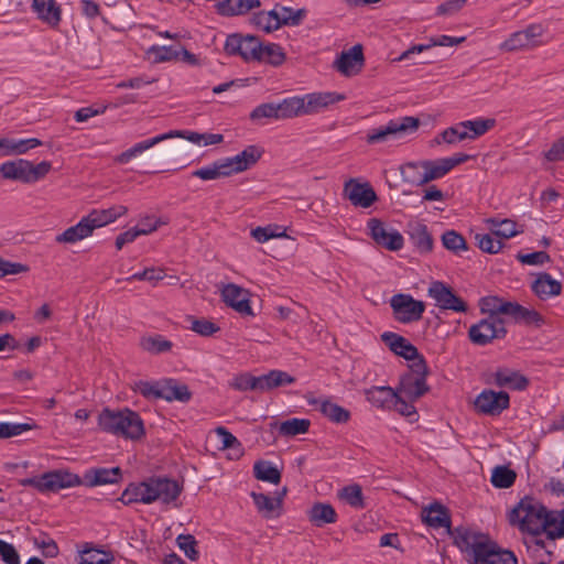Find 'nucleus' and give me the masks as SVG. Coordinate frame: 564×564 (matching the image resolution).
<instances>
[{
    "label": "nucleus",
    "mask_w": 564,
    "mask_h": 564,
    "mask_svg": "<svg viewBox=\"0 0 564 564\" xmlns=\"http://www.w3.org/2000/svg\"><path fill=\"white\" fill-rule=\"evenodd\" d=\"M454 541L468 564H518L511 550L500 546L486 534L459 527L455 529Z\"/></svg>",
    "instance_id": "nucleus-1"
},
{
    "label": "nucleus",
    "mask_w": 564,
    "mask_h": 564,
    "mask_svg": "<svg viewBox=\"0 0 564 564\" xmlns=\"http://www.w3.org/2000/svg\"><path fill=\"white\" fill-rule=\"evenodd\" d=\"M182 491L183 486L174 479L150 477L141 482L130 484L118 500L127 506L135 502L150 505L159 500L165 506L178 508L177 499Z\"/></svg>",
    "instance_id": "nucleus-2"
},
{
    "label": "nucleus",
    "mask_w": 564,
    "mask_h": 564,
    "mask_svg": "<svg viewBox=\"0 0 564 564\" xmlns=\"http://www.w3.org/2000/svg\"><path fill=\"white\" fill-rule=\"evenodd\" d=\"M509 522L520 531L539 535L549 534L557 525V517L532 497L522 498L509 513Z\"/></svg>",
    "instance_id": "nucleus-3"
},
{
    "label": "nucleus",
    "mask_w": 564,
    "mask_h": 564,
    "mask_svg": "<svg viewBox=\"0 0 564 564\" xmlns=\"http://www.w3.org/2000/svg\"><path fill=\"white\" fill-rule=\"evenodd\" d=\"M98 425L104 432L130 440H138L145 433L139 413L128 408L122 410L105 408L98 416Z\"/></svg>",
    "instance_id": "nucleus-4"
},
{
    "label": "nucleus",
    "mask_w": 564,
    "mask_h": 564,
    "mask_svg": "<svg viewBox=\"0 0 564 564\" xmlns=\"http://www.w3.org/2000/svg\"><path fill=\"white\" fill-rule=\"evenodd\" d=\"M420 123V119L412 116L395 118L388 121L384 126L371 129L367 133L366 141L369 144H377L392 139H400L416 132Z\"/></svg>",
    "instance_id": "nucleus-5"
},
{
    "label": "nucleus",
    "mask_w": 564,
    "mask_h": 564,
    "mask_svg": "<svg viewBox=\"0 0 564 564\" xmlns=\"http://www.w3.org/2000/svg\"><path fill=\"white\" fill-rule=\"evenodd\" d=\"M427 366L424 359L411 364L409 372L400 378L399 387L395 389L399 394L411 402L420 399L429 391L426 384Z\"/></svg>",
    "instance_id": "nucleus-6"
},
{
    "label": "nucleus",
    "mask_w": 564,
    "mask_h": 564,
    "mask_svg": "<svg viewBox=\"0 0 564 564\" xmlns=\"http://www.w3.org/2000/svg\"><path fill=\"white\" fill-rule=\"evenodd\" d=\"M22 486H31L41 492H56L64 488L79 486L80 477L64 469H56L44 473L39 477L25 478Z\"/></svg>",
    "instance_id": "nucleus-7"
},
{
    "label": "nucleus",
    "mask_w": 564,
    "mask_h": 564,
    "mask_svg": "<svg viewBox=\"0 0 564 564\" xmlns=\"http://www.w3.org/2000/svg\"><path fill=\"white\" fill-rule=\"evenodd\" d=\"M546 29L540 23H532L525 29L513 32L500 44L505 52L530 51L545 44Z\"/></svg>",
    "instance_id": "nucleus-8"
},
{
    "label": "nucleus",
    "mask_w": 564,
    "mask_h": 564,
    "mask_svg": "<svg viewBox=\"0 0 564 564\" xmlns=\"http://www.w3.org/2000/svg\"><path fill=\"white\" fill-rule=\"evenodd\" d=\"M506 334L505 321L495 315L482 318L468 330L470 341L479 346H485L494 339H501Z\"/></svg>",
    "instance_id": "nucleus-9"
},
{
    "label": "nucleus",
    "mask_w": 564,
    "mask_h": 564,
    "mask_svg": "<svg viewBox=\"0 0 564 564\" xmlns=\"http://www.w3.org/2000/svg\"><path fill=\"white\" fill-rule=\"evenodd\" d=\"M224 51L229 56H240L246 62H256L261 52V42L252 35L234 33L227 36Z\"/></svg>",
    "instance_id": "nucleus-10"
},
{
    "label": "nucleus",
    "mask_w": 564,
    "mask_h": 564,
    "mask_svg": "<svg viewBox=\"0 0 564 564\" xmlns=\"http://www.w3.org/2000/svg\"><path fill=\"white\" fill-rule=\"evenodd\" d=\"M390 306L398 322L409 324L422 318L425 304L410 294L399 293L391 297Z\"/></svg>",
    "instance_id": "nucleus-11"
},
{
    "label": "nucleus",
    "mask_w": 564,
    "mask_h": 564,
    "mask_svg": "<svg viewBox=\"0 0 564 564\" xmlns=\"http://www.w3.org/2000/svg\"><path fill=\"white\" fill-rule=\"evenodd\" d=\"M475 410L485 415H499L510 405V397L505 391L482 390L475 399Z\"/></svg>",
    "instance_id": "nucleus-12"
},
{
    "label": "nucleus",
    "mask_w": 564,
    "mask_h": 564,
    "mask_svg": "<svg viewBox=\"0 0 564 564\" xmlns=\"http://www.w3.org/2000/svg\"><path fill=\"white\" fill-rule=\"evenodd\" d=\"M429 295L435 300L436 305L441 310H449L457 313H465L467 311L466 302L441 281L432 282L429 288Z\"/></svg>",
    "instance_id": "nucleus-13"
},
{
    "label": "nucleus",
    "mask_w": 564,
    "mask_h": 564,
    "mask_svg": "<svg viewBox=\"0 0 564 564\" xmlns=\"http://www.w3.org/2000/svg\"><path fill=\"white\" fill-rule=\"evenodd\" d=\"M367 227L371 238L379 246L391 251H398L403 247L402 235L395 229H388L381 220L371 218L368 220Z\"/></svg>",
    "instance_id": "nucleus-14"
},
{
    "label": "nucleus",
    "mask_w": 564,
    "mask_h": 564,
    "mask_svg": "<svg viewBox=\"0 0 564 564\" xmlns=\"http://www.w3.org/2000/svg\"><path fill=\"white\" fill-rule=\"evenodd\" d=\"M221 299L227 306L242 316H254L250 305V292L237 284L228 283L221 289Z\"/></svg>",
    "instance_id": "nucleus-15"
},
{
    "label": "nucleus",
    "mask_w": 564,
    "mask_h": 564,
    "mask_svg": "<svg viewBox=\"0 0 564 564\" xmlns=\"http://www.w3.org/2000/svg\"><path fill=\"white\" fill-rule=\"evenodd\" d=\"M365 57L362 45L356 44L344 51L334 62V67L344 76L350 77L359 74L364 67Z\"/></svg>",
    "instance_id": "nucleus-16"
},
{
    "label": "nucleus",
    "mask_w": 564,
    "mask_h": 564,
    "mask_svg": "<svg viewBox=\"0 0 564 564\" xmlns=\"http://www.w3.org/2000/svg\"><path fill=\"white\" fill-rule=\"evenodd\" d=\"M284 120L312 113L317 107V95L308 94L304 97H290L280 101Z\"/></svg>",
    "instance_id": "nucleus-17"
},
{
    "label": "nucleus",
    "mask_w": 564,
    "mask_h": 564,
    "mask_svg": "<svg viewBox=\"0 0 564 564\" xmlns=\"http://www.w3.org/2000/svg\"><path fill=\"white\" fill-rule=\"evenodd\" d=\"M468 159L469 155L459 153L451 158L423 161V167L425 169L427 183L445 176L456 165L466 162Z\"/></svg>",
    "instance_id": "nucleus-18"
},
{
    "label": "nucleus",
    "mask_w": 564,
    "mask_h": 564,
    "mask_svg": "<svg viewBox=\"0 0 564 564\" xmlns=\"http://www.w3.org/2000/svg\"><path fill=\"white\" fill-rule=\"evenodd\" d=\"M381 339L391 351L409 361H412V364L416 360L424 359L419 354V350L414 345L395 333L386 332L381 335Z\"/></svg>",
    "instance_id": "nucleus-19"
},
{
    "label": "nucleus",
    "mask_w": 564,
    "mask_h": 564,
    "mask_svg": "<svg viewBox=\"0 0 564 564\" xmlns=\"http://www.w3.org/2000/svg\"><path fill=\"white\" fill-rule=\"evenodd\" d=\"M121 478L122 470L120 467L90 468L84 473L79 485H84L86 487L112 485L120 482Z\"/></svg>",
    "instance_id": "nucleus-20"
},
{
    "label": "nucleus",
    "mask_w": 564,
    "mask_h": 564,
    "mask_svg": "<svg viewBox=\"0 0 564 564\" xmlns=\"http://www.w3.org/2000/svg\"><path fill=\"white\" fill-rule=\"evenodd\" d=\"M345 194L352 205L362 208L370 207L377 199L373 188L368 183H358L355 180H349L345 184Z\"/></svg>",
    "instance_id": "nucleus-21"
},
{
    "label": "nucleus",
    "mask_w": 564,
    "mask_h": 564,
    "mask_svg": "<svg viewBox=\"0 0 564 564\" xmlns=\"http://www.w3.org/2000/svg\"><path fill=\"white\" fill-rule=\"evenodd\" d=\"M489 383L499 388H509L522 391L529 386V379L517 370L499 368L491 375Z\"/></svg>",
    "instance_id": "nucleus-22"
},
{
    "label": "nucleus",
    "mask_w": 564,
    "mask_h": 564,
    "mask_svg": "<svg viewBox=\"0 0 564 564\" xmlns=\"http://www.w3.org/2000/svg\"><path fill=\"white\" fill-rule=\"evenodd\" d=\"M532 292L540 300H547L553 296H557L562 292V284L560 281L553 279L546 272H540L535 274V279L531 284Z\"/></svg>",
    "instance_id": "nucleus-23"
},
{
    "label": "nucleus",
    "mask_w": 564,
    "mask_h": 564,
    "mask_svg": "<svg viewBox=\"0 0 564 564\" xmlns=\"http://www.w3.org/2000/svg\"><path fill=\"white\" fill-rule=\"evenodd\" d=\"M395 389L388 386L371 387L365 391L366 400L375 408L390 410L397 400Z\"/></svg>",
    "instance_id": "nucleus-24"
},
{
    "label": "nucleus",
    "mask_w": 564,
    "mask_h": 564,
    "mask_svg": "<svg viewBox=\"0 0 564 564\" xmlns=\"http://www.w3.org/2000/svg\"><path fill=\"white\" fill-rule=\"evenodd\" d=\"M161 399L167 402L178 401L186 403L192 398L188 387L172 378L161 379Z\"/></svg>",
    "instance_id": "nucleus-25"
},
{
    "label": "nucleus",
    "mask_w": 564,
    "mask_h": 564,
    "mask_svg": "<svg viewBox=\"0 0 564 564\" xmlns=\"http://www.w3.org/2000/svg\"><path fill=\"white\" fill-rule=\"evenodd\" d=\"M127 210V207L122 205L112 206L107 209H94L85 216V219L91 227V231H94L96 228L104 227L123 216Z\"/></svg>",
    "instance_id": "nucleus-26"
},
{
    "label": "nucleus",
    "mask_w": 564,
    "mask_h": 564,
    "mask_svg": "<svg viewBox=\"0 0 564 564\" xmlns=\"http://www.w3.org/2000/svg\"><path fill=\"white\" fill-rule=\"evenodd\" d=\"M285 494L286 488H283L275 497H270L260 492H251V497L258 511L262 513L264 518H272L279 516L278 510L282 506V500Z\"/></svg>",
    "instance_id": "nucleus-27"
},
{
    "label": "nucleus",
    "mask_w": 564,
    "mask_h": 564,
    "mask_svg": "<svg viewBox=\"0 0 564 564\" xmlns=\"http://www.w3.org/2000/svg\"><path fill=\"white\" fill-rule=\"evenodd\" d=\"M465 37H453L449 35H440L436 37H431L429 43L426 44H416L404 51L395 61L401 62L409 59L412 54L422 53L424 51L430 50L433 46H454L463 43Z\"/></svg>",
    "instance_id": "nucleus-28"
},
{
    "label": "nucleus",
    "mask_w": 564,
    "mask_h": 564,
    "mask_svg": "<svg viewBox=\"0 0 564 564\" xmlns=\"http://www.w3.org/2000/svg\"><path fill=\"white\" fill-rule=\"evenodd\" d=\"M261 6L260 0H224L216 4L224 17L242 15Z\"/></svg>",
    "instance_id": "nucleus-29"
},
{
    "label": "nucleus",
    "mask_w": 564,
    "mask_h": 564,
    "mask_svg": "<svg viewBox=\"0 0 564 564\" xmlns=\"http://www.w3.org/2000/svg\"><path fill=\"white\" fill-rule=\"evenodd\" d=\"M409 237L412 245L421 253H427L433 249V238L429 232L427 226L421 223L409 225Z\"/></svg>",
    "instance_id": "nucleus-30"
},
{
    "label": "nucleus",
    "mask_w": 564,
    "mask_h": 564,
    "mask_svg": "<svg viewBox=\"0 0 564 564\" xmlns=\"http://www.w3.org/2000/svg\"><path fill=\"white\" fill-rule=\"evenodd\" d=\"M422 518L427 525L434 529H449L451 527V518L447 509L437 502L424 508L422 511Z\"/></svg>",
    "instance_id": "nucleus-31"
},
{
    "label": "nucleus",
    "mask_w": 564,
    "mask_h": 564,
    "mask_svg": "<svg viewBox=\"0 0 564 564\" xmlns=\"http://www.w3.org/2000/svg\"><path fill=\"white\" fill-rule=\"evenodd\" d=\"M41 144V140L36 138L21 140L0 138V156L24 154Z\"/></svg>",
    "instance_id": "nucleus-32"
},
{
    "label": "nucleus",
    "mask_w": 564,
    "mask_h": 564,
    "mask_svg": "<svg viewBox=\"0 0 564 564\" xmlns=\"http://www.w3.org/2000/svg\"><path fill=\"white\" fill-rule=\"evenodd\" d=\"M32 8L37 18L51 26L61 21V9L55 0H33Z\"/></svg>",
    "instance_id": "nucleus-33"
},
{
    "label": "nucleus",
    "mask_w": 564,
    "mask_h": 564,
    "mask_svg": "<svg viewBox=\"0 0 564 564\" xmlns=\"http://www.w3.org/2000/svg\"><path fill=\"white\" fill-rule=\"evenodd\" d=\"M164 135H166V140L172 139V138H183V139H186L187 141L195 143V144H200L203 142L205 145L218 144V143L223 142V140H224L223 134L198 133V132L187 131V130H171V131L164 133Z\"/></svg>",
    "instance_id": "nucleus-34"
},
{
    "label": "nucleus",
    "mask_w": 564,
    "mask_h": 564,
    "mask_svg": "<svg viewBox=\"0 0 564 564\" xmlns=\"http://www.w3.org/2000/svg\"><path fill=\"white\" fill-rule=\"evenodd\" d=\"M28 169L29 161L18 159L14 161H8L0 165V174L6 180L19 181L25 184L28 183Z\"/></svg>",
    "instance_id": "nucleus-35"
},
{
    "label": "nucleus",
    "mask_w": 564,
    "mask_h": 564,
    "mask_svg": "<svg viewBox=\"0 0 564 564\" xmlns=\"http://www.w3.org/2000/svg\"><path fill=\"white\" fill-rule=\"evenodd\" d=\"M260 392H269L273 389L285 387L295 382V378L282 370H270L260 375Z\"/></svg>",
    "instance_id": "nucleus-36"
},
{
    "label": "nucleus",
    "mask_w": 564,
    "mask_h": 564,
    "mask_svg": "<svg viewBox=\"0 0 564 564\" xmlns=\"http://www.w3.org/2000/svg\"><path fill=\"white\" fill-rule=\"evenodd\" d=\"M485 224L490 229L496 238L509 239L517 236L520 231L517 228V224L509 219H500L497 217L486 218Z\"/></svg>",
    "instance_id": "nucleus-37"
},
{
    "label": "nucleus",
    "mask_w": 564,
    "mask_h": 564,
    "mask_svg": "<svg viewBox=\"0 0 564 564\" xmlns=\"http://www.w3.org/2000/svg\"><path fill=\"white\" fill-rule=\"evenodd\" d=\"M165 140H166V135H164V133H163V134H159L153 138L143 140L141 142H138L130 149H128V150L123 151L122 153H120L119 155H117L115 158V162L119 163V164H127L128 162H130L131 159L142 154L144 151L153 148L154 145H156L160 142L165 141Z\"/></svg>",
    "instance_id": "nucleus-38"
},
{
    "label": "nucleus",
    "mask_w": 564,
    "mask_h": 564,
    "mask_svg": "<svg viewBox=\"0 0 564 564\" xmlns=\"http://www.w3.org/2000/svg\"><path fill=\"white\" fill-rule=\"evenodd\" d=\"M140 348L151 355L169 352L173 348V343L160 334L144 335L139 341Z\"/></svg>",
    "instance_id": "nucleus-39"
},
{
    "label": "nucleus",
    "mask_w": 564,
    "mask_h": 564,
    "mask_svg": "<svg viewBox=\"0 0 564 564\" xmlns=\"http://www.w3.org/2000/svg\"><path fill=\"white\" fill-rule=\"evenodd\" d=\"M91 234V227L87 224L85 217H83L78 224L57 235L55 240L58 243H75L89 237Z\"/></svg>",
    "instance_id": "nucleus-40"
},
{
    "label": "nucleus",
    "mask_w": 564,
    "mask_h": 564,
    "mask_svg": "<svg viewBox=\"0 0 564 564\" xmlns=\"http://www.w3.org/2000/svg\"><path fill=\"white\" fill-rule=\"evenodd\" d=\"M400 171L404 183L414 186H422L427 183L425 169L423 167V161L408 162L401 166Z\"/></svg>",
    "instance_id": "nucleus-41"
},
{
    "label": "nucleus",
    "mask_w": 564,
    "mask_h": 564,
    "mask_svg": "<svg viewBox=\"0 0 564 564\" xmlns=\"http://www.w3.org/2000/svg\"><path fill=\"white\" fill-rule=\"evenodd\" d=\"M464 130L467 132V140H475L496 126V120L492 118H476L474 120L460 121Z\"/></svg>",
    "instance_id": "nucleus-42"
},
{
    "label": "nucleus",
    "mask_w": 564,
    "mask_h": 564,
    "mask_svg": "<svg viewBox=\"0 0 564 564\" xmlns=\"http://www.w3.org/2000/svg\"><path fill=\"white\" fill-rule=\"evenodd\" d=\"M319 412H322L330 422L335 424H345L350 420V411L333 403L330 401H323L319 404Z\"/></svg>",
    "instance_id": "nucleus-43"
},
{
    "label": "nucleus",
    "mask_w": 564,
    "mask_h": 564,
    "mask_svg": "<svg viewBox=\"0 0 564 564\" xmlns=\"http://www.w3.org/2000/svg\"><path fill=\"white\" fill-rule=\"evenodd\" d=\"M274 11L279 18L274 24L278 28L282 25H299L305 15L304 9L293 10L292 8L280 4L274 7Z\"/></svg>",
    "instance_id": "nucleus-44"
},
{
    "label": "nucleus",
    "mask_w": 564,
    "mask_h": 564,
    "mask_svg": "<svg viewBox=\"0 0 564 564\" xmlns=\"http://www.w3.org/2000/svg\"><path fill=\"white\" fill-rule=\"evenodd\" d=\"M259 55V59L256 62H265L275 67L282 65L285 61L283 48L275 43H269L267 45L261 43V52Z\"/></svg>",
    "instance_id": "nucleus-45"
},
{
    "label": "nucleus",
    "mask_w": 564,
    "mask_h": 564,
    "mask_svg": "<svg viewBox=\"0 0 564 564\" xmlns=\"http://www.w3.org/2000/svg\"><path fill=\"white\" fill-rule=\"evenodd\" d=\"M113 556L110 553L94 549L86 543L80 552L79 564H111Z\"/></svg>",
    "instance_id": "nucleus-46"
},
{
    "label": "nucleus",
    "mask_w": 564,
    "mask_h": 564,
    "mask_svg": "<svg viewBox=\"0 0 564 564\" xmlns=\"http://www.w3.org/2000/svg\"><path fill=\"white\" fill-rule=\"evenodd\" d=\"M467 138H468L467 132L464 130L462 122H458V123L445 129L440 134H437L434 138V142L436 144H442V143L455 144L457 142L467 140Z\"/></svg>",
    "instance_id": "nucleus-47"
},
{
    "label": "nucleus",
    "mask_w": 564,
    "mask_h": 564,
    "mask_svg": "<svg viewBox=\"0 0 564 564\" xmlns=\"http://www.w3.org/2000/svg\"><path fill=\"white\" fill-rule=\"evenodd\" d=\"M310 425V420L293 417L280 423L279 433L283 436H295L297 434L306 433Z\"/></svg>",
    "instance_id": "nucleus-48"
},
{
    "label": "nucleus",
    "mask_w": 564,
    "mask_h": 564,
    "mask_svg": "<svg viewBox=\"0 0 564 564\" xmlns=\"http://www.w3.org/2000/svg\"><path fill=\"white\" fill-rule=\"evenodd\" d=\"M254 476L257 479L269 481L278 485L281 480V474L276 467L269 462H257L253 467Z\"/></svg>",
    "instance_id": "nucleus-49"
},
{
    "label": "nucleus",
    "mask_w": 564,
    "mask_h": 564,
    "mask_svg": "<svg viewBox=\"0 0 564 564\" xmlns=\"http://www.w3.org/2000/svg\"><path fill=\"white\" fill-rule=\"evenodd\" d=\"M192 176L198 177L203 181H213L218 180L220 177H227L228 172L224 170L220 160H217L213 162L210 165L195 170L194 172H192Z\"/></svg>",
    "instance_id": "nucleus-50"
},
{
    "label": "nucleus",
    "mask_w": 564,
    "mask_h": 564,
    "mask_svg": "<svg viewBox=\"0 0 564 564\" xmlns=\"http://www.w3.org/2000/svg\"><path fill=\"white\" fill-rule=\"evenodd\" d=\"M517 478V474L506 467V466H497L492 470L491 475V484L496 488H509L511 487Z\"/></svg>",
    "instance_id": "nucleus-51"
},
{
    "label": "nucleus",
    "mask_w": 564,
    "mask_h": 564,
    "mask_svg": "<svg viewBox=\"0 0 564 564\" xmlns=\"http://www.w3.org/2000/svg\"><path fill=\"white\" fill-rule=\"evenodd\" d=\"M230 386L238 391H257L260 392V376H253L249 372L238 375L234 378Z\"/></svg>",
    "instance_id": "nucleus-52"
},
{
    "label": "nucleus",
    "mask_w": 564,
    "mask_h": 564,
    "mask_svg": "<svg viewBox=\"0 0 564 564\" xmlns=\"http://www.w3.org/2000/svg\"><path fill=\"white\" fill-rule=\"evenodd\" d=\"M338 496L352 508L362 509L365 507L364 495L359 485L355 484L344 487Z\"/></svg>",
    "instance_id": "nucleus-53"
},
{
    "label": "nucleus",
    "mask_w": 564,
    "mask_h": 564,
    "mask_svg": "<svg viewBox=\"0 0 564 564\" xmlns=\"http://www.w3.org/2000/svg\"><path fill=\"white\" fill-rule=\"evenodd\" d=\"M148 55L153 58L154 63L180 59V52L173 46L153 45L148 50Z\"/></svg>",
    "instance_id": "nucleus-54"
},
{
    "label": "nucleus",
    "mask_w": 564,
    "mask_h": 564,
    "mask_svg": "<svg viewBox=\"0 0 564 564\" xmlns=\"http://www.w3.org/2000/svg\"><path fill=\"white\" fill-rule=\"evenodd\" d=\"M443 246L454 252L458 253L468 249L465 238L455 230H447L442 235Z\"/></svg>",
    "instance_id": "nucleus-55"
},
{
    "label": "nucleus",
    "mask_w": 564,
    "mask_h": 564,
    "mask_svg": "<svg viewBox=\"0 0 564 564\" xmlns=\"http://www.w3.org/2000/svg\"><path fill=\"white\" fill-rule=\"evenodd\" d=\"M475 240L477 242L478 248L490 254L498 253L503 243L500 239H496L495 236L491 234H476Z\"/></svg>",
    "instance_id": "nucleus-56"
},
{
    "label": "nucleus",
    "mask_w": 564,
    "mask_h": 564,
    "mask_svg": "<svg viewBox=\"0 0 564 564\" xmlns=\"http://www.w3.org/2000/svg\"><path fill=\"white\" fill-rule=\"evenodd\" d=\"M133 390L139 392L142 397H144L148 400L161 399V380L137 381L133 386Z\"/></svg>",
    "instance_id": "nucleus-57"
},
{
    "label": "nucleus",
    "mask_w": 564,
    "mask_h": 564,
    "mask_svg": "<svg viewBox=\"0 0 564 564\" xmlns=\"http://www.w3.org/2000/svg\"><path fill=\"white\" fill-rule=\"evenodd\" d=\"M278 19L279 18L276 15V12L274 11V9H272L268 12L260 11L253 14L252 22L261 30L265 31L267 33H270L279 29L274 25Z\"/></svg>",
    "instance_id": "nucleus-58"
},
{
    "label": "nucleus",
    "mask_w": 564,
    "mask_h": 564,
    "mask_svg": "<svg viewBox=\"0 0 564 564\" xmlns=\"http://www.w3.org/2000/svg\"><path fill=\"white\" fill-rule=\"evenodd\" d=\"M158 229V221L150 228H131L116 238L117 249H122L127 243L134 241L141 235H149Z\"/></svg>",
    "instance_id": "nucleus-59"
},
{
    "label": "nucleus",
    "mask_w": 564,
    "mask_h": 564,
    "mask_svg": "<svg viewBox=\"0 0 564 564\" xmlns=\"http://www.w3.org/2000/svg\"><path fill=\"white\" fill-rule=\"evenodd\" d=\"M35 424L31 423H9L0 422V440L10 438L20 435L26 431L35 429Z\"/></svg>",
    "instance_id": "nucleus-60"
},
{
    "label": "nucleus",
    "mask_w": 564,
    "mask_h": 564,
    "mask_svg": "<svg viewBox=\"0 0 564 564\" xmlns=\"http://www.w3.org/2000/svg\"><path fill=\"white\" fill-rule=\"evenodd\" d=\"M178 547L184 552V554L192 561H196L199 556V553L196 549L197 541L192 534H181L176 539Z\"/></svg>",
    "instance_id": "nucleus-61"
},
{
    "label": "nucleus",
    "mask_w": 564,
    "mask_h": 564,
    "mask_svg": "<svg viewBox=\"0 0 564 564\" xmlns=\"http://www.w3.org/2000/svg\"><path fill=\"white\" fill-rule=\"evenodd\" d=\"M191 329L200 336H213L220 330L219 326L206 318L196 319L191 317Z\"/></svg>",
    "instance_id": "nucleus-62"
},
{
    "label": "nucleus",
    "mask_w": 564,
    "mask_h": 564,
    "mask_svg": "<svg viewBox=\"0 0 564 564\" xmlns=\"http://www.w3.org/2000/svg\"><path fill=\"white\" fill-rule=\"evenodd\" d=\"M0 557L6 564H20V555L17 549L3 540H0Z\"/></svg>",
    "instance_id": "nucleus-63"
},
{
    "label": "nucleus",
    "mask_w": 564,
    "mask_h": 564,
    "mask_svg": "<svg viewBox=\"0 0 564 564\" xmlns=\"http://www.w3.org/2000/svg\"><path fill=\"white\" fill-rule=\"evenodd\" d=\"M543 156L549 162L564 161V135L554 141Z\"/></svg>",
    "instance_id": "nucleus-64"
}]
</instances>
